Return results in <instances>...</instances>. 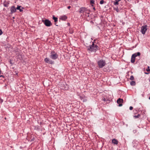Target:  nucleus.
<instances>
[{"mask_svg":"<svg viewBox=\"0 0 150 150\" xmlns=\"http://www.w3.org/2000/svg\"><path fill=\"white\" fill-rule=\"evenodd\" d=\"M141 116V115L140 114H138L137 115H134V117L135 118V119H137V118H139V117H140Z\"/></svg>","mask_w":150,"mask_h":150,"instance_id":"nucleus-18","label":"nucleus"},{"mask_svg":"<svg viewBox=\"0 0 150 150\" xmlns=\"http://www.w3.org/2000/svg\"><path fill=\"white\" fill-rule=\"evenodd\" d=\"M115 1H117L119 2L120 1V0H115Z\"/></svg>","mask_w":150,"mask_h":150,"instance_id":"nucleus-30","label":"nucleus"},{"mask_svg":"<svg viewBox=\"0 0 150 150\" xmlns=\"http://www.w3.org/2000/svg\"><path fill=\"white\" fill-rule=\"evenodd\" d=\"M133 107H132V106H130V107H129V110H132V109H133Z\"/></svg>","mask_w":150,"mask_h":150,"instance_id":"nucleus-25","label":"nucleus"},{"mask_svg":"<svg viewBox=\"0 0 150 150\" xmlns=\"http://www.w3.org/2000/svg\"><path fill=\"white\" fill-rule=\"evenodd\" d=\"M104 1L103 0H101L100 1V4H102L104 3Z\"/></svg>","mask_w":150,"mask_h":150,"instance_id":"nucleus-21","label":"nucleus"},{"mask_svg":"<svg viewBox=\"0 0 150 150\" xmlns=\"http://www.w3.org/2000/svg\"><path fill=\"white\" fill-rule=\"evenodd\" d=\"M95 40H94V41L92 42L91 44L88 46H86L87 50L89 52H95L96 51L98 50L99 47L96 44H95Z\"/></svg>","mask_w":150,"mask_h":150,"instance_id":"nucleus-1","label":"nucleus"},{"mask_svg":"<svg viewBox=\"0 0 150 150\" xmlns=\"http://www.w3.org/2000/svg\"><path fill=\"white\" fill-rule=\"evenodd\" d=\"M147 26L146 25L142 26L141 28V32L143 34H144L147 30Z\"/></svg>","mask_w":150,"mask_h":150,"instance_id":"nucleus-5","label":"nucleus"},{"mask_svg":"<svg viewBox=\"0 0 150 150\" xmlns=\"http://www.w3.org/2000/svg\"><path fill=\"white\" fill-rule=\"evenodd\" d=\"M90 3L91 4H94V0H91Z\"/></svg>","mask_w":150,"mask_h":150,"instance_id":"nucleus-23","label":"nucleus"},{"mask_svg":"<svg viewBox=\"0 0 150 150\" xmlns=\"http://www.w3.org/2000/svg\"><path fill=\"white\" fill-rule=\"evenodd\" d=\"M16 11V8L14 6H11V13H13L15 12Z\"/></svg>","mask_w":150,"mask_h":150,"instance_id":"nucleus-8","label":"nucleus"},{"mask_svg":"<svg viewBox=\"0 0 150 150\" xmlns=\"http://www.w3.org/2000/svg\"><path fill=\"white\" fill-rule=\"evenodd\" d=\"M42 22L46 26L50 27L52 25L51 21L48 19H46L44 21H42Z\"/></svg>","mask_w":150,"mask_h":150,"instance_id":"nucleus-4","label":"nucleus"},{"mask_svg":"<svg viewBox=\"0 0 150 150\" xmlns=\"http://www.w3.org/2000/svg\"><path fill=\"white\" fill-rule=\"evenodd\" d=\"M58 57V54L54 51H52L50 53L49 57L53 60L56 59Z\"/></svg>","mask_w":150,"mask_h":150,"instance_id":"nucleus-2","label":"nucleus"},{"mask_svg":"<svg viewBox=\"0 0 150 150\" xmlns=\"http://www.w3.org/2000/svg\"><path fill=\"white\" fill-rule=\"evenodd\" d=\"M114 9L117 12H119V10L117 7L116 8H114Z\"/></svg>","mask_w":150,"mask_h":150,"instance_id":"nucleus-20","label":"nucleus"},{"mask_svg":"<svg viewBox=\"0 0 150 150\" xmlns=\"http://www.w3.org/2000/svg\"><path fill=\"white\" fill-rule=\"evenodd\" d=\"M71 8V6H68V7H67V8L68 9H69L70 8Z\"/></svg>","mask_w":150,"mask_h":150,"instance_id":"nucleus-28","label":"nucleus"},{"mask_svg":"<svg viewBox=\"0 0 150 150\" xmlns=\"http://www.w3.org/2000/svg\"><path fill=\"white\" fill-rule=\"evenodd\" d=\"M98 64L100 68H103L106 64V62L105 60L101 59L98 62Z\"/></svg>","mask_w":150,"mask_h":150,"instance_id":"nucleus-3","label":"nucleus"},{"mask_svg":"<svg viewBox=\"0 0 150 150\" xmlns=\"http://www.w3.org/2000/svg\"><path fill=\"white\" fill-rule=\"evenodd\" d=\"M145 74H148L149 73H146V72H145Z\"/></svg>","mask_w":150,"mask_h":150,"instance_id":"nucleus-32","label":"nucleus"},{"mask_svg":"<svg viewBox=\"0 0 150 150\" xmlns=\"http://www.w3.org/2000/svg\"><path fill=\"white\" fill-rule=\"evenodd\" d=\"M123 102V100L122 99L120 98H119L117 100V103L119 104V106L120 107L122 106V103Z\"/></svg>","mask_w":150,"mask_h":150,"instance_id":"nucleus-7","label":"nucleus"},{"mask_svg":"<svg viewBox=\"0 0 150 150\" xmlns=\"http://www.w3.org/2000/svg\"><path fill=\"white\" fill-rule=\"evenodd\" d=\"M135 60V57H132V55L131 58V62L132 63H133L134 62Z\"/></svg>","mask_w":150,"mask_h":150,"instance_id":"nucleus-14","label":"nucleus"},{"mask_svg":"<svg viewBox=\"0 0 150 150\" xmlns=\"http://www.w3.org/2000/svg\"><path fill=\"white\" fill-rule=\"evenodd\" d=\"M136 84L135 82L134 81H132L130 82V85L131 86H134Z\"/></svg>","mask_w":150,"mask_h":150,"instance_id":"nucleus-17","label":"nucleus"},{"mask_svg":"<svg viewBox=\"0 0 150 150\" xmlns=\"http://www.w3.org/2000/svg\"><path fill=\"white\" fill-rule=\"evenodd\" d=\"M149 100H150V97H149Z\"/></svg>","mask_w":150,"mask_h":150,"instance_id":"nucleus-36","label":"nucleus"},{"mask_svg":"<svg viewBox=\"0 0 150 150\" xmlns=\"http://www.w3.org/2000/svg\"><path fill=\"white\" fill-rule=\"evenodd\" d=\"M86 11V9L85 8L82 7L80 8L79 12L80 13H82L85 12Z\"/></svg>","mask_w":150,"mask_h":150,"instance_id":"nucleus-10","label":"nucleus"},{"mask_svg":"<svg viewBox=\"0 0 150 150\" xmlns=\"http://www.w3.org/2000/svg\"><path fill=\"white\" fill-rule=\"evenodd\" d=\"M149 82H150V77L149 79Z\"/></svg>","mask_w":150,"mask_h":150,"instance_id":"nucleus-33","label":"nucleus"},{"mask_svg":"<svg viewBox=\"0 0 150 150\" xmlns=\"http://www.w3.org/2000/svg\"><path fill=\"white\" fill-rule=\"evenodd\" d=\"M93 9H94V10H95V8H93Z\"/></svg>","mask_w":150,"mask_h":150,"instance_id":"nucleus-35","label":"nucleus"},{"mask_svg":"<svg viewBox=\"0 0 150 150\" xmlns=\"http://www.w3.org/2000/svg\"><path fill=\"white\" fill-rule=\"evenodd\" d=\"M146 70L148 71H150L149 67H148V68L146 69Z\"/></svg>","mask_w":150,"mask_h":150,"instance_id":"nucleus-24","label":"nucleus"},{"mask_svg":"<svg viewBox=\"0 0 150 150\" xmlns=\"http://www.w3.org/2000/svg\"><path fill=\"white\" fill-rule=\"evenodd\" d=\"M21 7V6L18 5L16 8V9L19 10L20 12L23 11V10L22 9H21L20 8Z\"/></svg>","mask_w":150,"mask_h":150,"instance_id":"nucleus-15","label":"nucleus"},{"mask_svg":"<svg viewBox=\"0 0 150 150\" xmlns=\"http://www.w3.org/2000/svg\"><path fill=\"white\" fill-rule=\"evenodd\" d=\"M44 61L46 63L51 64H53L54 63V61L47 57H46Z\"/></svg>","mask_w":150,"mask_h":150,"instance_id":"nucleus-6","label":"nucleus"},{"mask_svg":"<svg viewBox=\"0 0 150 150\" xmlns=\"http://www.w3.org/2000/svg\"><path fill=\"white\" fill-rule=\"evenodd\" d=\"M112 142L114 144L117 145L118 144V141L115 139H114L112 140Z\"/></svg>","mask_w":150,"mask_h":150,"instance_id":"nucleus-11","label":"nucleus"},{"mask_svg":"<svg viewBox=\"0 0 150 150\" xmlns=\"http://www.w3.org/2000/svg\"><path fill=\"white\" fill-rule=\"evenodd\" d=\"M53 19L54 20L55 23L57 21L58 18L57 17H55L54 16H53Z\"/></svg>","mask_w":150,"mask_h":150,"instance_id":"nucleus-16","label":"nucleus"},{"mask_svg":"<svg viewBox=\"0 0 150 150\" xmlns=\"http://www.w3.org/2000/svg\"><path fill=\"white\" fill-rule=\"evenodd\" d=\"M0 77H4V76H3V75H1V76H0Z\"/></svg>","mask_w":150,"mask_h":150,"instance_id":"nucleus-31","label":"nucleus"},{"mask_svg":"<svg viewBox=\"0 0 150 150\" xmlns=\"http://www.w3.org/2000/svg\"><path fill=\"white\" fill-rule=\"evenodd\" d=\"M134 79V76H133L132 75L130 76V79L131 80H133Z\"/></svg>","mask_w":150,"mask_h":150,"instance_id":"nucleus-22","label":"nucleus"},{"mask_svg":"<svg viewBox=\"0 0 150 150\" xmlns=\"http://www.w3.org/2000/svg\"><path fill=\"white\" fill-rule=\"evenodd\" d=\"M140 55V53L139 52H137V53H135L132 55V57H134L135 58V57H137V56H139Z\"/></svg>","mask_w":150,"mask_h":150,"instance_id":"nucleus-13","label":"nucleus"},{"mask_svg":"<svg viewBox=\"0 0 150 150\" xmlns=\"http://www.w3.org/2000/svg\"><path fill=\"white\" fill-rule=\"evenodd\" d=\"M87 14L88 15H87V16L88 17H89V13H87Z\"/></svg>","mask_w":150,"mask_h":150,"instance_id":"nucleus-29","label":"nucleus"},{"mask_svg":"<svg viewBox=\"0 0 150 150\" xmlns=\"http://www.w3.org/2000/svg\"><path fill=\"white\" fill-rule=\"evenodd\" d=\"M3 101V100L2 99H0V102L1 103H2Z\"/></svg>","mask_w":150,"mask_h":150,"instance_id":"nucleus-27","label":"nucleus"},{"mask_svg":"<svg viewBox=\"0 0 150 150\" xmlns=\"http://www.w3.org/2000/svg\"><path fill=\"white\" fill-rule=\"evenodd\" d=\"M3 33V32L0 29V35H1Z\"/></svg>","mask_w":150,"mask_h":150,"instance_id":"nucleus-26","label":"nucleus"},{"mask_svg":"<svg viewBox=\"0 0 150 150\" xmlns=\"http://www.w3.org/2000/svg\"><path fill=\"white\" fill-rule=\"evenodd\" d=\"M9 3L10 1H5L3 3V4L4 6L7 7L8 6Z\"/></svg>","mask_w":150,"mask_h":150,"instance_id":"nucleus-9","label":"nucleus"},{"mask_svg":"<svg viewBox=\"0 0 150 150\" xmlns=\"http://www.w3.org/2000/svg\"><path fill=\"white\" fill-rule=\"evenodd\" d=\"M113 4L115 5H118L119 4L118 2L115 1H113Z\"/></svg>","mask_w":150,"mask_h":150,"instance_id":"nucleus-19","label":"nucleus"},{"mask_svg":"<svg viewBox=\"0 0 150 150\" xmlns=\"http://www.w3.org/2000/svg\"><path fill=\"white\" fill-rule=\"evenodd\" d=\"M55 25L56 26H58V25H57L56 24V23H55Z\"/></svg>","mask_w":150,"mask_h":150,"instance_id":"nucleus-34","label":"nucleus"},{"mask_svg":"<svg viewBox=\"0 0 150 150\" xmlns=\"http://www.w3.org/2000/svg\"><path fill=\"white\" fill-rule=\"evenodd\" d=\"M67 18V17L65 16H61L60 19L62 21H65Z\"/></svg>","mask_w":150,"mask_h":150,"instance_id":"nucleus-12","label":"nucleus"}]
</instances>
